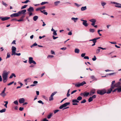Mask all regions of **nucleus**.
<instances>
[{
  "mask_svg": "<svg viewBox=\"0 0 121 121\" xmlns=\"http://www.w3.org/2000/svg\"><path fill=\"white\" fill-rule=\"evenodd\" d=\"M10 73L9 71L7 72L6 70H4L2 74L3 81L4 83L6 82L7 81V78L8 75Z\"/></svg>",
  "mask_w": 121,
  "mask_h": 121,
  "instance_id": "nucleus-1",
  "label": "nucleus"
},
{
  "mask_svg": "<svg viewBox=\"0 0 121 121\" xmlns=\"http://www.w3.org/2000/svg\"><path fill=\"white\" fill-rule=\"evenodd\" d=\"M97 92L98 94L101 95H103L106 93V91L104 89L101 90H97Z\"/></svg>",
  "mask_w": 121,
  "mask_h": 121,
  "instance_id": "nucleus-2",
  "label": "nucleus"
},
{
  "mask_svg": "<svg viewBox=\"0 0 121 121\" xmlns=\"http://www.w3.org/2000/svg\"><path fill=\"white\" fill-rule=\"evenodd\" d=\"M29 62L30 64L33 63L34 65H36V64L35 61L33 60V57H30L29 58Z\"/></svg>",
  "mask_w": 121,
  "mask_h": 121,
  "instance_id": "nucleus-3",
  "label": "nucleus"
},
{
  "mask_svg": "<svg viewBox=\"0 0 121 121\" xmlns=\"http://www.w3.org/2000/svg\"><path fill=\"white\" fill-rule=\"evenodd\" d=\"M70 104V102L66 103L60 105L59 107V108L60 109H62L63 108L65 107H66L67 106L69 105Z\"/></svg>",
  "mask_w": 121,
  "mask_h": 121,
  "instance_id": "nucleus-4",
  "label": "nucleus"
},
{
  "mask_svg": "<svg viewBox=\"0 0 121 121\" xmlns=\"http://www.w3.org/2000/svg\"><path fill=\"white\" fill-rule=\"evenodd\" d=\"M57 92L55 91L53 92L52 94L50 97L49 98V100L50 101H51L53 100V96L55 95L56 93Z\"/></svg>",
  "mask_w": 121,
  "mask_h": 121,
  "instance_id": "nucleus-5",
  "label": "nucleus"
},
{
  "mask_svg": "<svg viewBox=\"0 0 121 121\" xmlns=\"http://www.w3.org/2000/svg\"><path fill=\"white\" fill-rule=\"evenodd\" d=\"M11 49L12 50V53L11 55H14V54L16 53V48L15 47L13 46L12 47Z\"/></svg>",
  "mask_w": 121,
  "mask_h": 121,
  "instance_id": "nucleus-6",
  "label": "nucleus"
},
{
  "mask_svg": "<svg viewBox=\"0 0 121 121\" xmlns=\"http://www.w3.org/2000/svg\"><path fill=\"white\" fill-rule=\"evenodd\" d=\"M98 49H97L96 50V53L97 54L99 52L100 50V49L102 50H105L106 49V48H104L101 47H98Z\"/></svg>",
  "mask_w": 121,
  "mask_h": 121,
  "instance_id": "nucleus-7",
  "label": "nucleus"
},
{
  "mask_svg": "<svg viewBox=\"0 0 121 121\" xmlns=\"http://www.w3.org/2000/svg\"><path fill=\"white\" fill-rule=\"evenodd\" d=\"M19 15L18 12L17 13H14L12 14L10 16L11 17H18Z\"/></svg>",
  "mask_w": 121,
  "mask_h": 121,
  "instance_id": "nucleus-8",
  "label": "nucleus"
},
{
  "mask_svg": "<svg viewBox=\"0 0 121 121\" xmlns=\"http://www.w3.org/2000/svg\"><path fill=\"white\" fill-rule=\"evenodd\" d=\"M9 17H0V19L3 21L8 20L10 18Z\"/></svg>",
  "mask_w": 121,
  "mask_h": 121,
  "instance_id": "nucleus-9",
  "label": "nucleus"
},
{
  "mask_svg": "<svg viewBox=\"0 0 121 121\" xmlns=\"http://www.w3.org/2000/svg\"><path fill=\"white\" fill-rule=\"evenodd\" d=\"M26 12V9H24L19 11L18 13L20 15V14H25V13Z\"/></svg>",
  "mask_w": 121,
  "mask_h": 121,
  "instance_id": "nucleus-10",
  "label": "nucleus"
},
{
  "mask_svg": "<svg viewBox=\"0 0 121 121\" xmlns=\"http://www.w3.org/2000/svg\"><path fill=\"white\" fill-rule=\"evenodd\" d=\"M34 11L33 8L32 7H30L27 9V11L29 12H32Z\"/></svg>",
  "mask_w": 121,
  "mask_h": 121,
  "instance_id": "nucleus-11",
  "label": "nucleus"
},
{
  "mask_svg": "<svg viewBox=\"0 0 121 121\" xmlns=\"http://www.w3.org/2000/svg\"><path fill=\"white\" fill-rule=\"evenodd\" d=\"M25 100L24 98H21L19 100V102L20 104H22L24 102Z\"/></svg>",
  "mask_w": 121,
  "mask_h": 121,
  "instance_id": "nucleus-12",
  "label": "nucleus"
},
{
  "mask_svg": "<svg viewBox=\"0 0 121 121\" xmlns=\"http://www.w3.org/2000/svg\"><path fill=\"white\" fill-rule=\"evenodd\" d=\"M24 81L25 82L27 83L31 82V79L30 78H28L25 79Z\"/></svg>",
  "mask_w": 121,
  "mask_h": 121,
  "instance_id": "nucleus-13",
  "label": "nucleus"
},
{
  "mask_svg": "<svg viewBox=\"0 0 121 121\" xmlns=\"http://www.w3.org/2000/svg\"><path fill=\"white\" fill-rule=\"evenodd\" d=\"M95 90L94 89H93L90 92V96L92 95L93 94L95 93Z\"/></svg>",
  "mask_w": 121,
  "mask_h": 121,
  "instance_id": "nucleus-14",
  "label": "nucleus"
},
{
  "mask_svg": "<svg viewBox=\"0 0 121 121\" xmlns=\"http://www.w3.org/2000/svg\"><path fill=\"white\" fill-rule=\"evenodd\" d=\"M87 22V21L86 20L84 22H83L82 25L85 27L88 26V24Z\"/></svg>",
  "mask_w": 121,
  "mask_h": 121,
  "instance_id": "nucleus-15",
  "label": "nucleus"
},
{
  "mask_svg": "<svg viewBox=\"0 0 121 121\" xmlns=\"http://www.w3.org/2000/svg\"><path fill=\"white\" fill-rule=\"evenodd\" d=\"M117 89V91L118 92H121V86H120L119 87L116 88Z\"/></svg>",
  "mask_w": 121,
  "mask_h": 121,
  "instance_id": "nucleus-16",
  "label": "nucleus"
},
{
  "mask_svg": "<svg viewBox=\"0 0 121 121\" xmlns=\"http://www.w3.org/2000/svg\"><path fill=\"white\" fill-rule=\"evenodd\" d=\"M87 9L86 7V6L82 7L81 9V10L82 11H83L86 10Z\"/></svg>",
  "mask_w": 121,
  "mask_h": 121,
  "instance_id": "nucleus-17",
  "label": "nucleus"
},
{
  "mask_svg": "<svg viewBox=\"0 0 121 121\" xmlns=\"http://www.w3.org/2000/svg\"><path fill=\"white\" fill-rule=\"evenodd\" d=\"M78 18H74V17H72L71 18L72 20H73L75 22H76L78 20Z\"/></svg>",
  "mask_w": 121,
  "mask_h": 121,
  "instance_id": "nucleus-18",
  "label": "nucleus"
},
{
  "mask_svg": "<svg viewBox=\"0 0 121 121\" xmlns=\"http://www.w3.org/2000/svg\"><path fill=\"white\" fill-rule=\"evenodd\" d=\"M13 77H16V76L14 73H12L11 74L9 77V78L10 79L12 78Z\"/></svg>",
  "mask_w": 121,
  "mask_h": 121,
  "instance_id": "nucleus-19",
  "label": "nucleus"
},
{
  "mask_svg": "<svg viewBox=\"0 0 121 121\" xmlns=\"http://www.w3.org/2000/svg\"><path fill=\"white\" fill-rule=\"evenodd\" d=\"M115 6L116 7L121 8V4L117 3V4Z\"/></svg>",
  "mask_w": 121,
  "mask_h": 121,
  "instance_id": "nucleus-20",
  "label": "nucleus"
},
{
  "mask_svg": "<svg viewBox=\"0 0 121 121\" xmlns=\"http://www.w3.org/2000/svg\"><path fill=\"white\" fill-rule=\"evenodd\" d=\"M0 95L3 97L6 95V94L5 92L3 93L2 92L0 93Z\"/></svg>",
  "mask_w": 121,
  "mask_h": 121,
  "instance_id": "nucleus-21",
  "label": "nucleus"
},
{
  "mask_svg": "<svg viewBox=\"0 0 121 121\" xmlns=\"http://www.w3.org/2000/svg\"><path fill=\"white\" fill-rule=\"evenodd\" d=\"M80 52V50L78 48H76L74 50V52L75 53H79Z\"/></svg>",
  "mask_w": 121,
  "mask_h": 121,
  "instance_id": "nucleus-22",
  "label": "nucleus"
},
{
  "mask_svg": "<svg viewBox=\"0 0 121 121\" xmlns=\"http://www.w3.org/2000/svg\"><path fill=\"white\" fill-rule=\"evenodd\" d=\"M89 21L92 23H95L96 21V20L94 19H90Z\"/></svg>",
  "mask_w": 121,
  "mask_h": 121,
  "instance_id": "nucleus-23",
  "label": "nucleus"
},
{
  "mask_svg": "<svg viewBox=\"0 0 121 121\" xmlns=\"http://www.w3.org/2000/svg\"><path fill=\"white\" fill-rule=\"evenodd\" d=\"M38 18V17L36 16H35L33 17V19L35 21H36Z\"/></svg>",
  "mask_w": 121,
  "mask_h": 121,
  "instance_id": "nucleus-24",
  "label": "nucleus"
},
{
  "mask_svg": "<svg viewBox=\"0 0 121 121\" xmlns=\"http://www.w3.org/2000/svg\"><path fill=\"white\" fill-rule=\"evenodd\" d=\"M90 94V93L88 92H84V96L86 97L87 96Z\"/></svg>",
  "mask_w": 121,
  "mask_h": 121,
  "instance_id": "nucleus-25",
  "label": "nucleus"
},
{
  "mask_svg": "<svg viewBox=\"0 0 121 121\" xmlns=\"http://www.w3.org/2000/svg\"><path fill=\"white\" fill-rule=\"evenodd\" d=\"M89 41H92V42H93V43H96L97 42V41H96V39H95V38L93 39H92L91 40H89Z\"/></svg>",
  "mask_w": 121,
  "mask_h": 121,
  "instance_id": "nucleus-26",
  "label": "nucleus"
},
{
  "mask_svg": "<svg viewBox=\"0 0 121 121\" xmlns=\"http://www.w3.org/2000/svg\"><path fill=\"white\" fill-rule=\"evenodd\" d=\"M72 102L73 103H78L79 102V101L76 99H73L72 100Z\"/></svg>",
  "mask_w": 121,
  "mask_h": 121,
  "instance_id": "nucleus-27",
  "label": "nucleus"
},
{
  "mask_svg": "<svg viewBox=\"0 0 121 121\" xmlns=\"http://www.w3.org/2000/svg\"><path fill=\"white\" fill-rule=\"evenodd\" d=\"M60 3V1H56L54 2V4L55 5L57 6Z\"/></svg>",
  "mask_w": 121,
  "mask_h": 121,
  "instance_id": "nucleus-28",
  "label": "nucleus"
},
{
  "mask_svg": "<svg viewBox=\"0 0 121 121\" xmlns=\"http://www.w3.org/2000/svg\"><path fill=\"white\" fill-rule=\"evenodd\" d=\"M52 116V113H50V114L47 116V118L48 119L51 118Z\"/></svg>",
  "mask_w": 121,
  "mask_h": 121,
  "instance_id": "nucleus-29",
  "label": "nucleus"
},
{
  "mask_svg": "<svg viewBox=\"0 0 121 121\" xmlns=\"http://www.w3.org/2000/svg\"><path fill=\"white\" fill-rule=\"evenodd\" d=\"M89 31L91 33H93L95 32V30L94 29L90 28L89 29Z\"/></svg>",
  "mask_w": 121,
  "mask_h": 121,
  "instance_id": "nucleus-30",
  "label": "nucleus"
},
{
  "mask_svg": "<svg viewBox=\"0 0 121 121\" xmlns=\"http://www.w3.org/2000/svg\"><path fill=\"white\" fill-rule=\"evenodd\" d=\"M82 98L81 96H79L78 97L77 99L78 101H80L82 99Z\"/></svg>",
  "mask_w": 121,
  "mask_h": 121,
  "instance_id": "nucleus-31",
  "label": "nucleus"
},
{
  "mask_svg": "<svg viewBox=\"0 0 121 121\" xmlns=\"http://www.w3.org/2000/svg\"><path fill=\"white\" fill-rule=\"evenodd\" d=\"M112 91V89H111L110 88L108 90V91L107 92V94L110 93L111 91Z\"/></svg>",
  "mask_w": 121,
  "mask_h": 121,
  "instance_id": "nucleus-32",
  "label": "nucleus"
},
{
  "mask_svg": "<svg viewBox=\"0 0 121 121\" xmlns=\"http://www.w3.org/2000/svg\"><path fill=\"white\" fill-rule=\"evenodd\" d=\"M4 102L5 103V104L4 105V106L6 108H7V105L8 103V101H4Z\"/></svg>",
  "mask_w": 121,
  "mask_h": 121,
  "instance_id": "nucleus-33",
  "label": "nucleus"
},
{
  "mask_svg": "<svg viewBox=\"0 0 121 121\" xmlns=\"http://www.w3.org/2000/svg\"><path fill=\"white\" fill-rule=\"evenodd\" d=\"M75 86L76 87H79L81 86L80 83H77L75 84Z\"/></svg>",
  "mask_w": 121,
  "mask_h": 121,
  "instance_id": "nucleus-34",
  "label": "nucleus"
},
{
  "mask_svg": "<svg viewBox=\"0 0 121 121\" xmlns=\"http://www.w3.org/2000/svg\"><path fill=\"white\" fill-rule=\"evenodd\" d=\"M6 110V109L5 108L3 109L0 110V113H3L5 112Z\"/></svg>",
  "mask_w": 121,
  "mask_h": 121,
  "instance_id": "nucleus-35",
  "label": "nucleus"
},
{
  "mask_svg": "<svg viewBox=\"0 0 121 121\" xmlns=\"http://www.w3.org/2000/svg\"><path fill=\"white\" fill-rule=\"evenodd\" d=\"M80 86H82L84 84H86V83L85 81H83L82 83H80Z\"/></svg>",
  "mask_w": 121,
  "mask_h": 121,
  "instance_id": "nucleus-36",
  "label": "nucleus"
},
{
  "mask_svg": "<svg viewBox=\"0 0 121 121\" xmlns=\"http://www.w3.org/2000/svg\"><path fill=\"white\" fill-rule=\"evenodd\" d=\"M93 100V99L91 97H90L88 99V101L89 102H90L92 101Z\"/></svg>",
  "mask_w": 121,
  "mask_h": 121,
  "instance_id": "nucleus-37",
  "label": "nucleus"
},
{
  "mask_svg": "<svg viewBox=\"0 0 121 121\" xmlns=\"http://www.w3.org/2000/svg\"><path fill=\"white\" fill-rule=\"evenodd\" d=\"M27 6V5H25L24 6H22L21 8V9H22L25 8Z\"/></svg>",
  "mask_w": 121,
  "mask_h": 121,
  "instance_id": "nucleus-38",
  "label": "nucleus"
},
{
  "mask_svg": "<svg viewBox=\"0 0 121 121\" xmlns=\"http://www.w3.org/2000/svg\"><path fill=\"white\" fill-rule=\"evenodd\" d=\"M10 54L9 53H8L7 54V56L6 58H8L10 57Z\"/></svg>",
  "mask_w": 121,
  "mask_h": 121,
  "instance_id": "nucleus-39",
  "label": "nucleus"
},
{
  "mask_svg": "<svg viewBox=\"0 0 121 121\" xmlns=\"http://www.w3.org/2000/svg\"><path fill=\"white\" fill-rule=\"evenodd\" d=\"M74 4L77 7H79L81 5L78 4L76 3H74Z\"/></svg>",
  "mask_w": 121,
  "mask_h": 121,
  "instance_id": "nucleus-40",
  "label": "nucleus"
},
{
  "mask_svg": "<svg viewBox=\"0 0 121 121\" xmlns=\"http://www.w3.org/2000/svg\"><path fill=\"white\" fill-rule=\"evenodd\" d=\"M47 3H48V2H43L41 3L40 4L42 5Z\"/></svg>",
  "mask_w": 121,
  "mask_h": 121,
  "instance_id": "nucleus-41",
  "label": "nucleus"
},
{
  "mask_svg": "<svg viewBox=\"0 0 121 121\" xmlns=\"http://www.w3.org/2000/svg\"><path fill=\"white\" fill-rule=\"evenodd\" d=\"M13 103L16 105H18V102L17 100H16L13 102Z\"/></svg>",
  "mask_w": 121,
  "mask_h": 121,
  "instance_id": "nucleus-42",
  "label": "nucleus"
},
{
  "mask_svg": "<svg viewBox=\"0 0 121 121\" xmlns=\"http://www.w3.org/2000/svg\"><path fill=\"white\" fill-rule=\"evenodd\" d=\"M56 31L53 32V36H56L57 35V34L56 32Z\"/></svg>",
  "mask_w": 121,
  "mask_h": 121,
  "instance_id": "nucleus-43",
  "label": "nucleus"
},
{
  "mask_svg": "<svg viewBox=\"0 0 121 121\" xmlns=\"http://www.w3.org/2000/svg\"><path fill=\"white\" fill-rule=\"evenodd\" d=\"M106 4V3L105 2H101V5L103 6H104Z\"/></svg>",
  "mask_w": 121,
  "mask_h": 121,
  "instance_id": "nucleus-44",
  "label": "nucleus"
},
{
  "mask_svg": "<svg viewBox=\"0 0 121 121\" xmlns=\"http://www.w3.org/2000/svg\"><path fill=\"white\" fill-rule=\"evenodd\" d=\"M90 78L91 79H93V80H94L95 79V77L93 75L91 76L90 77Z\"/></svg>",
  "mask_w": 121,
  "mask_h": 121,
  "instance_id": "nucleus-45",
  "label": "nucleus"
},
{
  "mask_svg": "<svg viewBox=\"0 0 121 121\" xmlns=\"http://www.w3.org/2000/svg\"><path fill=\"white\" fill-rule=\"evenodd\" d=\"M21 54L20 53H17L16 52L14 54V55H15L18 56H20L21 55Z\"/></svg>",
  "mask_w": 121,
  "mask_h": 121,
  "instance_id": "nucleus-46",
  "label": "nucleus"
},
{
  "mask_svg": "<svg viewBox=\"0 0 121 121\" xmlns=\"http://www.w3.org/2000/svg\"><path fill=\"white\" fill-rule=\"evenodd\" d=\"M54 57L52 55H49L47 57L48 58H52Z\"/></svg>",
  "mask_w": 121,
  "mask_h": 121,
  "instance_id": "nucleus-47",
  "label": "nucleus"
},
{
  "mask_svg": "<svg viewBox=\"0 0 121 121\" xmlns=\"http://www.w3.org/2000/svg\"><path fill=\"white\" fill-rule=\"evenodd\" d=\"M14 81H13L12 82H10L8 84H7V85L8 86H10L12 84H13V83H14Z\"/></svg>",
  "mask_w": 121,
  "mask_h": 121,
  "instance_id": "nucleus-48",
  "label": "nucleus"
},
{
  "mask_svg": "<svg viewBox=\"0 0 121 121\" xmlns=\"http://www.w3.org/2000/svg\"><path fill=\"white\" fill-rule=\"evenodd\" d=\"M94 57L92 58V60L93 61H94L96 60V58L95 56H94Z\"/></svg>",
  "mask_w": 121,
  "mask_h": 121,
  "instance_id": "nucleus-49",
  "label": "nucleus"
},
{
  "mask_svg": "<svg viewBox=\"0 0 121 121\" xmlns=\"http://www.w3.org/2000/svg\"><path fill=\"white\" fill-rule=\"evenodd\" d=\"M38 102L39 103L41 104H44V103L41 100L38 101Z\"/></svg>",
  "mask_w": 121,
  "mask_h": 121,
  "instance_id": "nucleus-50",
  "label": "nucleus"
},
{
  "mask_svg": "<svg viewBox=\"0 0 121 121\" xmlns=\"http://www.w3.org/2000/svg\"><path fill=\"white\" fill-rule=\"evenodd\" d=\"M86 102V100L85 99H83L82 101L81 102V103H85Z\"/></svg>",
  "mask_w": 121,
  "mask_h": 121,
  "instance_id": "nucleus-51",
  "label": "nucleus"
},
{
  "mask_svg": "<svg viewBox=\"0 0 121 121\" xmlns=\"http://www.w3.org/2000/svg\"><path fill=\"white\" fill-rule=\"evenodd\" d=\"M115 87V86H114L113 85H111V87L110 89H111L112 90V89H114Z\"/></svg>",
  "mask_w": 121,
  "mask_h": 121,
  "instance_id": "nucleus-52",
  "label": "nucleus"
},
{
  "mask_svg": "<svg viewBox=\"0 0 121 121\" xmlns=\"http://www.w3.org/2000/svg\"><path fill=\"white\" fill-rule=\"evenodd\" d=\"M86 55V54L85 53H82L81 55V56L82 57H85V56Z\"/></svg>",
  "mask_w": 121,
  "mask_h": 121,
  "instance_id": "nucleus-53",
  "label": "nucleus"
},
{
  "mask_svg": "<svg viewBox=\"0 0 121 121\" xmlns=\"http://www.w3.org/2000/svg\"><path fill=\"white\" fill-rule=\"evenodd\" d=\"M91 98H92L93 99H94L96 98V95H93L91 97Z\"/></svg>",
  "mask_w": 121,
  "mask_h": 121,
  "instance_id": "nucleus-54",
  "label": "nucleus"
},
{
  "mask_svg": "<svg viewBox=\"0 0 121 121\" xmlns=\"http://www.w3.org/2000/svg\"><path fill=\"white\" fill-rule=\"evenodd\" d=\"M40 8L41 10H43V9H44L45 8V6H43L42 7H40Z\"/></svg>",
  "mask_w": 121,
  "mask_h": 121,
  "instance_id": "nucleus-55",
  "label": "nucleus"
},
{
  "mask_svg": "<svg viewBox=\"0 0 121 121\" xmlns=\"http://www.w3.org/2000/svg\"><path fill=\"white\" fill-rule=\"evenodd\" d=\"M24 109V108L23 107H20L19 108V110L21 111H22Z\"/></svg>",
  "mask_w": 121,
  "mask_h": 121,
  "instance_id": "nucleus-56",
  "label": "nucleus"
},
{
  "mask_svg": "<svg viewBox=\"0 0 121 121\" xmlns=\"http://www.w3.org/2000/svg\"><path fill=\"white\" fill-rule=\"evenodd\" d=\"M2 4L6 6L7 5V4L5 3L3 1H2Z\"/></svg>",
  "mask_w": 121,
  "mask_h": 121,
  "instance_id": "nucleus-57",
  "label": "nucleus"
},
{
  "mask_svg": "<svg viewBox=\"0 0 121 121\" xmlns=\"http://www.w3.org/2000/svg\"><path fill=\"white\" fill-rule=\"evenodd\" d=\"M45 37V35H43L42 36H39V39H41L43 38H44V37Z\"/></svg>",
  "mask_w": 121,
  "mask_h": 121,
  "instance_id": "nucleus-58",
  "label": "nucleus"
},
{
  "mask_svg": "<svg viewBox=\"0 0 121 121\" xmlns=\"http://www.w3.org/2000/svg\"><path fill=\"white\" fill-rule=\"evenodd\" d=\"M84 58L87 59H89V57L88 56H85L84 57Z\"/></svg>",
  "mask_w": 121,
  "mask_h": 121,
  "instance_id": "nucleus-59",
  "label": "nucleus"
},
{
  "mask_svg": "<svg viewBox=\"0 0 121 121\" xmlns=\"http://www.w3.org/2000/svg\"><path fill=\"white\" fill-rule=\"evenodd\" d=\"M77 91V90H74L73 91H72L71 93V94H73L76 91Z\"/></svg>",
  "mask_w": 121,
  "mask_h": 121,
  "instance_id": "nucleus-60",
  "label": "nucleus"
},
{
  "mask_svg": "<svg viewBox=\"0 0 121 121\" xmlns=\"http://www.w3.org/2000/svg\"><path fill=\"white\" fill-rule=\"evenodd\" d=\"M52 37H53V39H55L58 38V37H55L54 36H52Z\"/></svg>",
  "mask_w": 121,
  "mask_h": 121,
  "instance_id": "nucleus-61",
  "label": "nucleus"
},
{
  "mask_svg": "<svg viewBox=\"0 0 121 121\" xmlns=\"http://www.w3.org/2000/svg\"><path fill=\"white\" fill-rule=\"evenodd\" d=\"M59 111V110H55L54 111V113H56L57 112H58Z\"/></svg>",
  "mask_w": 121,
  "mask_h": 121,
  "instance_id": "nucleus-62",
  "label": "nucleus"
},
{
  "mask_svg": "<svg viewBox=\"0 0 121 121\" xmlns=\"http://www.w3.org/2000/svg\"><path fill=\"white\" fill-rule=\"evenodd\" d=\"M16 41L15 40H14L13 42L12 43V44H16V43H15Z\"/></svg>",
  "mask_w": 121,
  "mask_h": 121,
  "instance_id": "nucleus-63",
  "label": "nucleus"
},
{
  "mask_svg": "<svg viewBox=\"0 0 121 121\" xmlns=\"http://www.w3.org/2000/svg\"><path fill=\"white\" fill-rule=\"evenodd\" d=\"M48 121V120L46 118H44L43 119V121Z\"/></svg>",
  "mask_w": 121,
  "mask_h": 121,
  "instance_id": "nucleus-64",
  "label": "nucleus"
}]
</instances>
